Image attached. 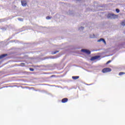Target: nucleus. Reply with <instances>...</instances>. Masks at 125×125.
<instances>
[{"label": "nucleus", "mask_w": 125, "mask_h": 125, "mask_svg": "<svg viewBox=\"0 0 125 125\" xmlns=\"http://www.w3.org/2000/svg\"><path fill=\"white\" fill-rule=\"evenodd\" d=\"M62 103H66V102H68V98H63L62 100Z\"/></svg>", "instance_id": "nucleus-8"}, {"label": "nucleus", "mask_w": 125, "mask_h": 125, "mask_svg": "<svg viewBox=\"0 0 125 125\" xmlns=\"http://www.w3.org/2000/svg\"><path fill=\"white\" fill-rule=\"evenodd\" d=\"M98 42H103L104 43V44H106V41H105V40L103 38H101L99 40H98Z\"/></svg>", "instance_id": "nucleus-6"}, {"label": "nucleus", "mask_w": 125, "mask_h": 125, "mask_svg": "<svg viewBox=\"0 0 125 125\" xmlns=\"http://www.w3.org/2000/svg\"><path fill=\"white\" fill-rule=\"evenodd\" d=\"M116 11L117 13H120V9H116Z\"/></svg>", "instance_id": "nucleus-14"}, {"label": "nucleus", "mask_w": 125, "mask_h": 125, "mask_svg": "<svg viewBox=\"0 0 125 125\" xmlns=\"http://www.w3.org/2000/svg\"><path fill=\"white\" fill-rule=\"evenodd\" d=\"M99 58H100V56H95L92 57L91 58V61H94V60H96V59H98Z\"/></svg>", "instance_id": "nucleus-5"}, {"label": "nucleus", "mask_w": 125, "mask_h": 125, "mask_svg": "<svg viewBox=\"0 0 125 125\" xmlns=\"http://www.w3.org/2000/svg\"><path fill=\"white\" fill-rule=\"evenodd\" d=\"M7 54H2V55H1L0 56V60L1 59H3V58H4V57H5L6 56H7Z\"/></svg>", "instance_id": "nucleus-7"}, {"label": "nucleus", "mask_w": 125, "mask_h": 125, "mask_svg": "<svg viewBox=\"0 0 125 125\" xmlns=\"http://www.w3.org/2000/svg\"><path fill=\"white\" fill-rule=\"evenodd\" d=\"M121 25H122V26H125V21H123L121 22Z\"/></svg>", "instance_id": "nucleus-10"}, {"label": "nucleus", "mask_w": 125, "mask_h": 125, "mask_svg": "<svg viewBox=\"0 0 125 125\" xmlns=\"http://www.w3.org/2000/svg\"><path fill=\"white\" fill-rule=\"evenodd\" d=\"M46 19L47 20H49V19H51V17H49V16H47L46 17Z\"/></svg>", "instance_id": "nucleus-13"}, {"label": "nucleus", "mask_w": 125, "mask_h": 125, "mask_svg": "<svg viewBox=\"0 0 125 125\" xmlns=\"http://www.w3.org/2000/svg\"><path fill=\"white\" fill-rule=\"evenodd\" d=\"M111 61H108L106 63V65H108V64H109V63H111Z\"/></svg>", "instance_id": "nucleus-16"}, {"label": "nucleus", "mask_w": 125, "mask_h": 125, "mask_svg": "<svg viewBox=\"0 0 125 125\" xmlns=\"http://www.w3.org/2000/svg\"><path fill=\"white\" fill-rule=\"evenodd\" d=\"M123 75H125V72H120L119 73V76H123Z\"/></svg>", "instance_id": "nucleus-11"}, {"label": "nucleus", "mask_w": 125, "mask_h": 125, "mask_svg": "<svg viewBox=\"0 0 125 125\" xmlns=\"http://www.w3.org/2000/svg\"><path fill=\"white\" fill-rule=\"evenodd\" d=\"M58 52H59V51H55L53 53V54H56V53H58Z\"/></svg>", "instance_id": "nucleus-12"}, {"label": "nucleus", "mask_w": 125, "mask_h": 125, "mask_svg": "<svg viewBox=\"0 0 125 125\" xmlns=\"http://www.w3.org/2000/svg\"><path fill=\"white\" fill-rule=\"evenodd\" d=\"M112 71V69L109 67H106L104 68L102 70V72L103 73H109V72H111Z\"/></svg>", "instance_id": "nucleus-2"}, {"label": "nucleus", "mask_w": 125, "mask_h": 125, "mask_svg": "<svg viewBox=\"0 0 125 125\" xmlns=\"http://www.w3.org/2000/svg\"><path fill=\"white\" fill-rule=\"evenodd\" d=\"M80 77L79 76H73L72 79L73 80H78V79H79Z\"/></svg>", "instance_id": "nucleus-9"}, {"label": "nucleus", "mask_w": 125, "mask_h": 125, "mask_svg": "<svg viewBox=\"0 0 125 125\" xmlns=\"http://www.w3.org/2000/svg\"><path fill=\"white\" fill-rule=\"evenodd\" d=\"M107 18L110 19H117L119 17V15L109 13L107 16Z\"/></svg>", "instance_id": "nucleus-1"}, {"label": "nucleus", "mask_w": 125, "mask_h": 125, "mask_svg": "<svg viewBox=\"0 0 125 125\" xmlns=\"http://www.w3.org/2000/svg\"><path fill=\"white\" fill-rule=\"evenodd\" d=\"M30 71H31L32 72L34 71V69L33 68H29Z\"/></svg>", "instance_id": "nucleus-15"}, {"label": "nucleus", "mask_w": 125, "mask_h": 125, "mask_svg": "<svg viewBox=\"0 0 125 125\" xmlns=\"http://www.w3.org/2000/svg\"><path fill=\"white\" fill-rule=\"evenodd\" d=\"M21 64H22V65H25V63H21Z\"/></svg>", "instance_id": "nucleus-17"}, {"label": "nucleus", "mask_w": 125, "mask_h": 125, "mask_svg": "<svg viewBox=\"0 0 125 125\" xmlns=\"http://www.w3.org/2000/svg\"><path fill=\"white\" fill-rule=\"evenodd\" d=\"M21 3L22 6H23L24 7L27 6V1L26 0H22L21 1Z\"/></svg>", "instance_id": "nucleus-3"}, {"label": "nucleus", "mask_w": 125, "mask_h": 125, "mask_svg": "<svg viewBox=\"0 0 125 125\" xmlns=\"http://www.w3.org/2000/svg\"><path fill=\"white\" fill-rule=\"evenodd\" d=\"M81 51L82 52H84V53H86V54H90V53H91L90 51H89L87 49H83L81 50Z\"/></svg>", "instance_id": "nucleus-4"}]
</instances>
